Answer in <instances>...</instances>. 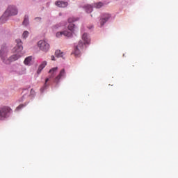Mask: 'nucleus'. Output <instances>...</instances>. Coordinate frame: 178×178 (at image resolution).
<instances>
[{
  "mask_svg": "<svg viewBox=\"0 0 178 178\" xmlns=\"http://www.w3.org/2000/svg\"><path fill=\"white\" fill-rule=\"evenodd\" d=\"M17 42V49H15V52L18 54L12 56L10 59L7 58V49L5 46H3L1 49V58L3 60V62L6 64H10L13 61L17 60L19 58L22 57V54L21 53L23 51L22 42L20 39H17L15 40Z\"/></svg>",
  "mask_w": 178,
  "mask_h": 178,
  "instance_id": "1",
  "label": "nucleus"
},
{
  "mask_svg": "<svg viewBox=\"0 0 178 178\" xmlns=\"http://www.w3.org/2000/svg\"><path fill=\"white\" fill-rule=\"evenodd\" d=\"M77 20H79V18L70 17L68 19V22L70 24L68 25L67 29L70 32H69L67 31L57 32L56 34V38H60L63 35H64L65 37H67V38H72L73 36V33H75L76 30V26L72 23H74V22H77Z\"/></svg>",
  "mask_w": 178,
  "mask_h": 178,
  "instance_id": "2",
  "label": "nucleus"
},
{
  "mask_svg": "<svg viewBox=\"0 0 178 178\" xmlns=\"http://www.w3.org/2000/svg\"><path fill=\"white\" fill-rule=\"evenodd\" d=\"M18 11L15 6H10L6 13L3 15V16L1 17V20L2 23H5L9 16H15L17 15Z\"/></svg>",
  "mask_w": 178,
  "mask_h": 178,
  "instance_id": "3",
  "label": "nucleus"
},
{
  "mask_svg": "<svg viewBox=\"0 0 178 178\" xmlns=\"http://www.w3.org/2000/svg\"><path fill=\"white\" fill-rule=\"evenodd\" d=\"M12 112V109L7 106L0 108V120H4L8 118L9 114Z\"/></svg>",
  "mask_w": 178,
  "mask_h": 178,
  "instance_id": "4",
  "label": "nucleus"
},
{
  "mask_svg": "<svg viewBox=\"0 0 178 178\" xmlns=\"http://www.w3.org/2000/svg\"><path fill=\"white\" fill-rule=\"evenodd\" d=\"M38 47L40 49V50H41L44 52H47L50 49L49 44L44 40L38 41Z\"/></svg>",
  "mask_w": 178,
  "mask_h": 178,
  "instance_id": "5",
  "label": "nucleus"
},
{
  "mask_svg": "<svg viewBox=\"0 0 178 178\" xmlns=\"http://www.w3.org/2000/svg\"><path fill=\"white\" fill-rule=\"evenodd\" d=\"M84 44L82 41H79L78 45L75 47L74 51L72 53L76 57H79L81 55V51L83 49Z\"/></svg>",
  "mask_w": 178,
  "mask_h": 178,
  "instance_id": "6",
  "label": "nucleus"
},
{
  "mask_svg": "<svg viewBox=\"0 0 178 178\" xmlns=\"http://www.w3.org/2000/svg\"><path fill=\"white\" fill-rule=\"evenodd\" d=\"M66 72L65 69L63 68L60 70L59 74L54 78V82L58 83L62 77H65Z\"/></svg>",
  "mask_w": 178,
  "mask_h": 178,
  "instance_id": "7",
  "label": "nucleus"
},
{
  "mask_svg": "<svg viewBox=\"0 0 178 178\" xmlns=\"http://www.w3.org/2000/svg\"><path fill=\"white\" fill-rule=\"evenodd\" d=\"M47 65V62L46 60L42 61L40 65H39L38 70H37V74H40L43 69Z\"/></svg>",
  "mask_w": 178,
  "mask_h": 178,
  "instance_id": "8",
  "label": "nucleus"
},
{
  "mask_svg": "<svg viewBox=\"0 0 178 178\" xmlns=\"http://www.w3.org/2000/svg\"><path fill=\"white\" fill-rule=\"evenodd\" d=\"M111 15L109 14H106L104 15V17L100 19V25L101 26H104L105 23H106V21L110 19Z\"/></svg>",
  "mask_w": 178,
  "mask_h": 178,
  "instance_id": "9",
  "label": "nucleus"
},
{
  "mask_svg": "<svg viewBox=\"0 0 178 178\" xmlns=\"http://www.w3.org/2000/svg\"><path fill=\"white\" fill-rule=\"evenodd\" d=\"M82 40L84 42V44H89L90 43V39L88 37L87 33L83 34Z\"/></svg>",
  "mask_w": 178,
  "mask_h": 178,
  "instance_id": "10",
  "label": "nucleus"
},
{
  "mask_svg": "<svg viewBox=\"0 0 178 178\" xmlns=\"http://www.w3.org/2000/svg\"><path fill=\"white\" fill-rule=\"evenodd\" d=\"M58 67H54L49 70V74H51L50 78L54 77L55 74L58 72Z\"/></svg>",
  "mask_w": 178,
  "mask_h": 178,
  "instance_id": "11",
  "label": "nucleus"
},
{
  "mask_svg": "<svg viewBox=\"0 0 178 178\" xmlns=\"http://www.w3.org/2000/svg\"><path fill=\"white\" fill-rule=\"evenodd\" d=\"M55 4L60 8H65L67 6L68 3L67 2H64L63 1H59L55 3Z\"/></svg>",
  "mask_w": 178,
  "mask_h": 178,
  "instance_id": "12",
  "label": "nucleus"
},
{
  "mask_svg": "<svg viewBox=\"0 0 178 178\" xmlns=\"http://www.w3.org/2000/svg\"><path fill=\"white\" fill-rule=\"evenodd\" d=\"M64 55V53L62 52L60 50H56L55 51V56L57 58H63Z\"/></svg>",
  "mask_w": 178,
  "mask_h": 178,
  "instance_id": "13",
  "label": "nucleus"
},
{
  "mask_svg": "<svg viewBox=\"0 0 178 178\" xmlns=\"http://www.w3.org/2000/svg\"><path fill=\"white\" fill-rule=\"evenodd\" d=\"M31 60H32V56H28L25 58V60H24V64H25L26 65H29Z\"/></svg>",
  "mask_w": 178,
  "mask_h": 178,
  "instance_id": "14",
  "label": "nucleus"
},
{
  "mask_svg": "<svg viewBox=\"0 0 178 178\" xmlns=\"http://www.w3.org/2000/svg\"><path fill=\"white\" fill-rule=\"evenodd\" d=\"M85 9L87 13H91V11H92V6H91V5H86Z\"/></svg>",
  "mask_w": 178,
  "mask_h": 178,
  "instance_id": "15",
  "label": "nucleus"
},
{
  "mask_svg": "<svg viewBox=\"0 0 178 178\" xmlns=\"http://www.w3.org/2000/svg\"><path fill=\"white\" fill-rule=\"evenodd\" d=\"M49 81V78H46L45 83L42 88H40V91L42 92L45 88L47 86V82Z\"/></svg>",
  "mask_w": 178,
  "mask_h": 178,
  "instance_id": "16",
  "label": "nucleus"
},
{
  "mask_svg": "<svg viewBox=\"0 0 178 178\" xmlns=\"http://www.w3.org/2000/svg\"><path fill=\"white\" fill-rule=\"evenodd\" d=\"M22 24H24V26H28V24H29V17L27 15H25V18H24V22H22Z\"/></svg>",
  "mask_w": 178,
  "mask_h": 178,
  "instance_id": "17",
  "label": "nucleus"
},
{
  "mask_svg": "<svg viewBox=\"0 0 178 178\" xmlns=\"http://www.w3.org/2000/svg\"><path fill=\"white\" fill-rule=\"evenodd\" d=\"M103 6H104V3H102V2H98L94 4V7L97 8H101V7H102Z\"/></svg>",
  "mask_w": 178,
  "mask_h": 178,
  "instance_id": "18",
  "label": "nucleus"
},
{
  "mask_svg": "<svg viewBox=\"0 0 178 178\" xmlns=\"http://www.w3.org/2000/svg\"><path fill=\"white\" fill-rule=\"evenodd\" d=\"M29 31H24V33H22V38L26 39L29 36Z\"/></svg>",
  "mask_w": 178,
  "mask_h": 178,
  "instance_id": "19",
  "label": "nucleus"
},
{
  "mask_svg": "<svg viewBox=\"0 0 178 178\" xmlns=\"http://www.w3.org/2000/svg\"><path fill=\"white\" fill-rule=\"evenodd\" d=\"M35 95V90H33V89H31L30 95Z\"/></svg>",
  "mask_w": 178,
  "mask_h": 178,
  "instance_id": "20",
  "label": "nucleus"
},
{
  "mask_svg": "<svg viewBox=\"0 0 178 178\" xmlns=\"http://www.w3.org/2000/svg\"><path fill=\"white\" fill-rule=\"evenodd\" d=\"M23 107H24V106L23 104H21V105L19 106V107H17V109H20Z\"/></svg>",
  "mask_w": 178,
  "mask_h": 178,
  "instance_id": "21",
  "label": "nucleus"
},
{
  "mask_svg": "<svg viewBox=\"0 0 178 178\" xmlns=\"http://www.w3.org/2000/svg\"><path fill=\"white\" fill-rule=\"evenodd\" d=\"M59 25H55L53 28L54 30L58 29Z\"/></svg>",
  "mask_w": 178,
  "mask_h": 178,
  "instance_id": "22",
  "label": "nucleus"
},
{
  "mask_svg": "<svg viewBox=\"0 0 178 178\" xmlns=\"http://www.w3.org/2000/svg\"><path fill=\"white\" fill-rule=\"evenodd\" d=\"M51 60H55V56H51Z\"/></svg>",
  "mask_w": 178,
  "mask_h": 178,
  "instance_id": "23",
  "label": "nucleus"
},
{
  "mask_svg": "<svg viewBox=\"0 0 178 178\" xmlns=\"http://www.w3.org/2000/svg\"><path fill=\"white\" fill-rule=\"evenodd\" d=\"M38 19V20H40V17H38V18H35V19Z\"/></svg>",
  "mask_w": 178,
  "mask_h": 178,
  "instance_id": "24",
  "label": "nucleus"
}]
</instances>
